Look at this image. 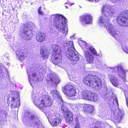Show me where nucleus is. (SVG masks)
<instances>
[{"mask_svg": "<svg viewBox=\"0 0 128 128\" xmlns=\"http://www.w3.org/2000/svg\"><path fill=\"white\" fill-rule=\"evenodd\" d=\"M100 123L99 122H97L94 126V128H101Z\"/></svg>", "mask_w": 128, "mask_h": 128, "instance_id": "c9c22d12", "label": "nucleus"}, {"mask_svg": "<svg viewBox=\"0 0 128 128\" xmlns=\"http://www.w3.org/2000/svg\"><path fill=\"white\" fill-rule=\"evenodd\" d=\"M73 42L72 41H68L66 44V46L68 47V49H75L73 44Z\"/></svg>", "mask_w": 128, "mask_h": 128, "instance_id": "7c9ffc66", "label": "nucleus"}, {"mask_svg": "<svg viewBox=\"0 0 128 128\" xmlns=\"http://www.w3.org/2000/svg\"><path fill=\"white\" fill-rule=\"evenodd\" d=\"M98 20V24L100 26H105L109 33L114 37L116 38L118 36V33L116 31L114 28L109 23L108 18L106 15L102 14Z\"/></svg>", "mask_w": 128, "mask_h": 128, "instance_id": "20e7f679", "label": "nucleus"}, {"mask_svg": "<svg viewBox=\"0 0 128 128\" xmlns=\"http://www.w3.org/2000/svg\"><path fill=\"white\" fill-rule=\"evenodd\" d=\"M62 116L58 113H54L49 117L48 120L53 126H56L61 122Z\"/></svg>", "mask_w": 128, "mask_h": 128, "instance_id": "1a4fd4ad", "label": "nucleus"}, {"mask_svg": "<svg viewBox=\"0 0 128 128\" xmlns=\"http://www.w3.org/2000/svg\"><path fill=\"white\" fill-rule=\"evenodd\" d=\"M66 8H68V7L66 6Z\"/></svg>", "mask_w": 128, "mask_h": 128, "instance_id": "a18cd8bd", "label": "nucleus"}, {"mask_svg": "<svg viewBox=\"0 0 128 128\" xmlns=\"http://www.w3.org/2000/svg\"><path fill=\"white\" fill-rule=\"evenodd\" d=\"M91 94V92L88 90L83 91L81 93V96L84 99L89 100Z\"/></svg>", "mask_w": 128, "mask_h": 128, "instance_id": "5701e85b", "label": "nucleus"}, {"mask_svg": "<svg viewBox=\"0 0 128 128\" xmlns=\"http://www.w3.org/2000/svg\"><path fill=\"white\" fill-rule=\"evenodd\" d=\"M75 49H68L66 53V54L68 59L71 58V57L75 53Z\"/></svg>", "mask_w": 128, "mask_h": 128, "instance_id": "bb28decb", "label": "nucleus"}, {"mask_svg": "<svg viewBox=\"0 0 128 128\" xmlns=\"http://www.w3.org/2000/svg\"><path fill=\"white\" fill-rule=\"evenodd\" d=\"M79 56L76 53L71 57V58H69V60H70L71 64L73 65H75L77 63L79 60Z\"/></svg>", "mask_w": 128, "mask_h": 128, "instance_id": "412c9836", "label": "nucleus"}, {"mask_svg": "<svg viewBox=\"0 0 128 128\" xmlns=\"http://www.w3.org/2000/svg\"><path fill=\"white\" fill-rule=\"evenodd\" d=\"M124 114L123 111H120L118 109H116L113 114L115 121L117 122H119L122 118Z\"/></svg>", "mask_w": 128, "mask_h": 128, "instance_id": "4468645a", "label": "nucleus"}, {"mask_svg": "<svg viewBox=\"0 0 128 128\" xmlns=\"http://www.w3.org/2000/svg\"><path fill=\"white\" fill-rule=\"evenodd\" d=\"M50 93L52 96L55 99H58L57 100H60L62 102H63V100L59 92L56 90H51Z\"/></svg>", "mask_w": 128, "mask_h": 128, "instance_id": "f3484780", "label": "nucleus"}, {"mask_svg": "<svg viewBox=\"0 0 128 128\" xmlns=\"http://www.w3.org/2000/svg\"><path fill=\"white\" fill-rule=\"evenodd\" d=\"M98 99V97L97 94L93 93H91L89 100L96 102Z\"/></svg>", "mask_w": 128, "mask_h": 128, "instance_id": "c756f323", "label": "nucleus"}, {"mask_svg": "<svg viewBox=\"0 0 128 128\" xmlns=\"http://www.w3.org/2000/svg\"><path fill=\"white\" fill-rule=\"evenodd\" d=\"M80 42L85 46L86 48L87 49L84 51V55L86 61L88 63H92L94 60V57L92 53L89 52V51L93 54L97 56H98L99 54L97 53L95 49L93 47H88V45L85 42L81 41Z\"/></svg>", "mask_w": 128, "mask_h": 128, "instance_id": "39448f33", "label": "nucleus"}, {"mask_svg": "<svg viewBox=\"0 0 128 128\" xmlns=\"http://www.w3.org/2000/svg\"><path fill=\"white\" fill-rule=\"evenodd\" d=\"M21 27L22 30H21L20 34L22 38L26 40H30L32 38L33 34L30 25L26 24L24 25H22Z\"/></svg>", "mask_w": 128, "mask_h": 128, "instance_id": "6e6552de", "label": "nucleus"}, {"mask_svg": "<svg viewBox=\"0 0 128 128\" xmlns=\"http://www.w3.org/2000/svg\"><path fill=\"white\" fill-rule=\"evenodd\" d=\"M78 104H77L76 106L74 104H70V106L72 109L76 110V109L79 108L80 107V106H77Z\"/></svg>", "mask_w": 128, "mask_h": 128, "instance_id": "f704fd0d", "label": "nucleus"}, {"mask_svg": "<svg viewBox=\"0 0 128 128\" xmlns=\"http://www.w3.org/2000/svg\"><path fill=\"white\" fill-rule=\"evenodd\" d=\"M77 106H80V108L82 107L83 108V110L84 112H87L88 110V105H84L82 104H78Z\"/></svg>", "mask_w": 128, "mask_h": 128, "instance_id": "473e14b6", "label": "nucleus"}, {"mask_svg": "<svg viewBox=\"0 0 128 128\" xmlns=\"http://www.w3.org/2000/svg\"><path fill=\"white\" fill-rule=\"evenodd\" d=\"M34 72V69L33 68H30L27 70L29 82L32 86V85H33L34 84H35L36 81L38 82L40 81Z\"/></svg>", "mask_w": 128, "mask_h": 128, "instance_id": "9b49d317", "label": "nucleus"}, {"mask_svg": "<svg viewBox=\"0 0 128 128\" xmlns=\"http://www.w3.org/2000/svg\"><path fill=\"white\" fill-rule=\"evenodd\" d=\"M114 13V9L108 5L104 6L102 10V13L106 15L108 18L113 16Z\"/></svg>", "mask_w": 128, "mask_h": 128, "instance_id": "ddd939ff", "label": "nucleus"}, {"mask_svg": "<svg viewBox=\"0 0 128 128\" xmlns=\"http://www.w3.org/2000/svg\"><path fill=\"white\" fill-rule=\"evenodd\" d=\"M40 54L41 56L44 59L47 58L48 56L49 53L46 48H42L40 51Z\"/></svg>", "mask_w": 128, "mask_h": 128, "instance_id": "b1692460", "label": "nucleus"}, {"mask_svg": "<svg viewBox=\"0 0 128 128\" xmlns=\"http://www.w3.org/2000/svg\"><path fill=\"white\" fill-rule=\"evenodd\" d=\"M109 77L110 82L114 86L117 87L120 84L118 80L114 76H111Z\"/></svg>", "mask_w": 128, "mask_h": 128, "instance_id": "4be33fe9", "label": "nucleus"}, {"mask_svg": "<svg viewBox=\"0 0 128 128\" xmlns=\"http://www.w3.org/2000/svg\"><path fill=\"white\" fill-rule=\"evenodd\" d=\"M46 37V36L45 34L40 33L36 34V39L38 41L41 42L45 40Z\"/></svg>", "mask_w": 128, "mask_h": 128, "instance_id": "aec40b11", "label": "nucleus"}, {"mask_svg": "<svg viewBox=\"0 0 128 128\" xmlns=\"http://www.w3.org/2000/svg\"><path fill=\"white\" fill-rule=\"evenodd\" d=\"M41 7L40 6L39 7L38 10V14H40L41 15H43L44 14L43 12L41 11Z\"/></svg>", "mask_w": 128, "mask_h": 128, "instance_id": "ea45409f", "label": "nucleus"}, {"mask_svg": "<svg viewBox=\"0 0 128 128\" xmlns=\"http://www.w3.org/2000/svg\"><path fill=\"white\" fill-rule=\"evenodd\" d=\"M117 128H121L119 126H117Z\"/></svg>", "mask_w": 128, "mask_h": 128, "instance_id": "37998d69", "label": "nucleus"}, {"mask_svg": "<svg viewBox=\"0 0 128 128\" xmlns=\"http://www.w3.org/2000/svg\"><path fill=\"white\" fill-rule=\"evenodd\" d=\"M111 2L114 3H119L120 1V0H110Z\"/></svg>", "mask_w": 128, "mask_h": 128, "instance_id": "58836bf2", "label": "nucleus"}, {"mask_svg": "<svg viewBox=\"0 0 128 128\" xmlns=\"http://www.w3.org/2000/svg\"><path fill=\"white\" fill-rule=\"evenodd\" d=\"M82 20L86 24H90L92 23V17L90 14L84 15L82 16Z\"/></svg>", "mask_w": 128, "mask_h": 128, "instance_id": "a211bd4d", "label": "nucleus"}, {"mask_svg": "<svg viewBox=\"0 0 128 128\" xmlns=\"http://www.w3.org/2000/svg\"><path fill=\"white\" fill-rule=\"evenodd\" d=\"M74 128H80V126L79 123H77L76 124Z\"/></svg>", "mask_w": 128, "mask_h": 128, "instance_id": "a19ab883", "label": "nucleus"}, {"mask_svg": "<svg viewBox=\"0 0 128 128\" xmlns=\"http://www.w3.org/2000/svg\"><path fill=\"white\" fill-rule=\"evenodd\" d=\"M75 120H76V123H79V122H78V119L77 118H76L75 119Z\"/></svg>", "mask_w": 128, "mask_h": 128, "instance_id": "79ce46f5", "label": "nucleus"}, {"mask_svg": "<svg viewBox=\"0 0 128 128\" xmlns=\"http://www.w3.org/2000/svg\"><path fill=\"white\" fill-rule=\"evenodd\" d=\"M20 98L18 93L14 91L12 93L11 106L12 108L18 107L20 106Z\"/></svg>", "mask_w": 128, "mask_h": 128, "instance_id": "f8f14e48", "label": "nucleus"}, {"mask_svg": "<svg viewBox=\"0 0 128 128\" xmlns=\"http://www.w3.org/2000/svg\"><path fill=\"white\" fill-rule=\"evenodd\" d=\"M123 50L127 53L128 54V47L124 46L122 47Z\"/></svg>", "mask_w": 128, "mask_h": 128, "instance_id": "4c0bfd02", "label": "nucleus"}, {"mask_svg": "<svg viewBox=\"0 0 128 128\" xmlns=\"http://www.w3.org/2000/svg\"><path fill=\"white\" fill-rule=\"evenodd\" d=\"M32 100L34 104L40 108L49 107L52 105L53 101L48 96H43L42 97L36 96L34 95L32 96Z\"/></svg>", "mask_w": 128, "mask_h": 128, "instance_id": "7ed1b4c3", "label": "nucleus"}, {"mask_svg": "<svg viewBox=\"0 0 128 128\" xmlns=\"http://www.w3.org/2000/svg\"><path fill=\"white\" fill-rule=\"evenodd\" d=\"M94 110V108L93 106L90 105H88V108L87 112L92 113L93 112Z\"/></svg>", "mask_w": 128, "mask_h": 128, "instance_id": "72a5a7b5", "label": "nucleus"}, {"mask_svg": "<svg viewBox=\"0 0 128 128\" xmlns=\"http://www.w3.org/2000/svg\"><path fill=\"white\" fill-rule=\"evenodd\" d=\"M116 21L120 25L128 26V11L124 12L122 15L119 16L116 18Z\"/></svg>", "mask_w": 128, "mask_h": 128, "instance_id": "9d476101", "label": "nucleus"}, {"mask_svg": "<svg viewBox=\"0 0 128 128\" xmlns=\"http://www.w3.org/2000/svg\"><path fill=\"white\" fill-rule=\"evenodd\" d=\"M60 104L62 103L61 106V111L63 113V115L65 119L66 122L69 124L71 123L73 120V117L72 113L67 108L66 104L63 102H62L60 100Z\"/></svg>", "mask_w": 128, "mask_h": 128, "instance_id": "0eeeda50", "label": "nucleus"}, {"mask_svg": "<svg viewBox=\"0 0 128 128\" xmlns=\"http://www.w3.org/2000/svg\"><path fill=\"white\" fill-rule=\"evenodd\" d=\"M51 17L54 18V24L55 28L66 36L68 34V29L66 25V18L62 16L57 14L53 15Z\"/></svg>", "mask_w": 128, "mask_h": 128, "instance_id": "f257e3e1", "label": "nucleus"}, {"mask_svg": "<svg viewBox=\"0 0 128 128\" xmlns=\"http://www.w3.org/2000/svg\"><path fill=\"white\" fill-rule=\"evenodd\" d=\"M5 37L6 39H10L12 38V35L10 34H7L5 35Z\"/></svg>", "mask_w": 128, "mask_h": 128, "instance_id": "e433bc0d", "label": "nucleus"}, {"mask_svg": "<svg viewBox=\"0 0 128 128\" xmlns=\"http://www.w3.org/2000/svg\"><path fill=\"white\" fill-rule=\"evenodd\" d=\"M25 116L26 121L28 122L30 125L32 126L35 124L39 128H44L36 114H30L29 112H28L25 113Z\"/></svg>", "mask_w": 128, "mask_h": 128, "instance_id": "423d86ee", "label": "nucleus"}, {"mask_svg": "<svg viewBox=\"0 0 128 128\" xmlns=\"http://www.w3.org/2000/svg\"><path fill=\"white\" fill-rule=\"evenodd\" d=\"M118 100L116 98L114 99L112 102L111 103L110 105V107L112 110H114V108L118 107Z\"/></svg>", "mask_w": 128, "mask_h": 128, "instance_id": "a878e982", "label": "nucleus"}, {"mask_svg": "<svg viewBox=\"0 0 128 128\" xmlns=\"http://www.w3.org/2000/svg\"><path fill=\"white\" fill-rule=\"evenodd\" d=\"M68 96L72 97L75 96V92L74 90H72L68 91V92H64Z\"/></svg>", "mask_w": 128, "mask_h": 128, "instance_id": "2f4dec72", "label": "nucleus"}, {"mask_svg": "<svg viewBox=\"0 0 128 128\" xmlns=\"http://www.w3.org/2000/svg\"><path fill=\"white\" fill-rule=\"evenodd\" d=\"M16 53L18 59L20 61H23L26 57L24 54L21 52L16 51Z\"/></svg>", "mask_w": 128, "mask_h": 128, "instance_id": "393cba45", "label": "nucleus"}, {"mask_svg": "<svg viewBox=\"0 0 128 128\" xmlns=\"http://www.w3.org/2000/svg\"><path fill=\"white\" fill-rule=\"evenodd\" d=\"M96 74L95 72H90L89 74L84 78V82L89 86L98 90L101 87L102 82L100 79L96 76Z\"/></svg>", "mask_w": 128, "mask_h": 128, "instance_id": "f03ea898", "label": "nucleus"}, {"mask_svg": "<svg viewBox=\"0 0 128 128\" xmlns=\"http://www.w3.org/2000/svg\"><path fill=\"white\" fill-rule=\"evenodd\" d=\"M1 115V113L0 112V116ZM0 120H1L0 119Z\"/></svg>", "mask_w": 128, "mask_h": 128, "instance_id": "c03bdc74", "label": "nucleus"}, {"mask_svg": "<svg viewBox=\"0 0 128 128\" xmlns=\"http://www.w3.org/2000/svg\"><path fill=\"white\" fill-rule=\"evenodd\" d=\"M52 49L53 50L52 52H55L57 53L61 52L62 50L60 47L58 45L54 44L52 46Z\"/></svg>", "mask_w": 128, "mask_h": 128, "instance_id": "c85d7f7f", "label": "nucleus"}, {"mask_svg": "<svg viewBox=\"0 0 128 128\" xmlns=\"http://www.w3.org/2000/svg\"><path fill=\"white\" fill-rule=\"evenodd\" d=\"M75 90L74 87L71 84H67L63 88V90L64 92H66L72 90Z\"/></svg>", "mask_w": 128, "mask_h": 128, "instance_id": "cd10ccee", "label": "nucleus"}, {"mask_svg": "<svg viewBox=\"0 0 128 128\" xmlns=\"http://www.w3.org/2000/svg\"><path fill=\"white\" fill-rule=\"evenodd\" d=\"M46 80L48 81H51V85L56 87L57 84L58 83V80L57 78L54 77V75L50 74L46 78Z\"/></svg>", "mask_w": 128, "mask_h": 128, "instance_id": "dca6fc26", "label": "nucleus"}, {"mask_svg": "<svg viewBox=\"0 0 128 128\" xmlns=\"http://www.w3.org/2000/svg\"><path fill=\"white\" fill-rule=\"evenodd\" d=\"M61 52L57 53L52 52V58L53 63L57 64L62 61V57L60 54Z\"/></svg>", "mask_w": 128, "mask_h": 128, "instance_id": "2eb2a0df", "label": "nucleus"}, {"mask_svg": "<svg viewBox=\"0 0 128 128\" xmlns=\"http://www.w3.org/2000/svg\"><path fill=\"white\" fill-rule=\"evenodd\" d=\"M118 74L122 79H124L125 73L128 71L127 70H124L122 66L118 67Z\"/></svg>", "mask_w": 128, "mask_h": 128, "instance_id": "6ab92c4d", "label": "nucleus"}]
</instances>
